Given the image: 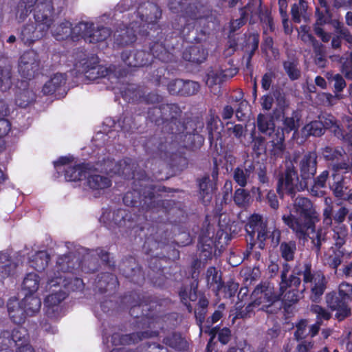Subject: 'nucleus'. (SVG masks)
Returning <instances> with one entry per match:
<instances>
[{
	"label": "nucleus",
	"mask_w": 352,
	"mask_h": 352,
	"mask_svg": "<svg viewBox=\"0 0 352 352\" xmlns=\"http://www.w3.org/2000/svg\"><path fill=\"white\" fill-rule=\"evenodd\" d=\"M256 309L258 310V307L254 303L252 299H251V301L248 304H243V300H241L236 303L235 318L242 319L250 318L254 316Z\"/></svg>",
	"instance_id": "53"
},
{
	"label": "nucleus",
	"mask_w": 352,
	"mask_h": 352,
	"mask_svg": "<svg viewBox=\"0 0 352 352\" xmlns=\"http://www.w3.org/2000/svg\"><path fill=\"white\" fill-rule=\"evenodd\" d=\"M300 177L292 162L286 164L285 169L278 174L276 192L280 198L285 195L294 198L296 191L305 190L300 188Z\"/></svg>",
	"instance_id": "12"
},
{
	"label": "nucleus",
	"mask_w": 352,
	"mask_h": 352,
	"mask_svg": "<svg viewBox=\"0 0 352 352\" xmlns=\"http://www.w3.org/2000/svg\"><path fill=\"white\" fill-rule=\"evenodd\" d=\"M74 30H78V36L92 43L106 41L112 33L109 28L98 26L95 28L93 23L88 22H80Z\"/></svg>",
	"instance_id": "17"
},
{
	"label": "nucleus",
	"mask_w": 352,
	"mask_h": 352,
	"mask_svg": "<svg viewBox=\"0 0 352 352\" xmlns=\"http://www.w3.org/2000/svg\"><path fill=\"white\" fill-rule=\"evenodd\" d=\"M76 26L72 28V23L69 21L65 20L58 24L54 30L53 34L56 40H65L69 36L74 39L78 36V30H75Z\"/></svg>",
	"instance_id": "45"
},
{
	"label": "nucleus",
	"mask_w": 352,
	"mask_h": 352,
	"mask_svg": "<svg viewBox=\"0 0 352 352\" xmlns=\"http://www.w3.org/2000/svg\"><path fill=\"white\" fill-rule=\"evenodd\" d=\"M162 16V10L154 3L141 6L131 14L129 24H121L113 34L114 44L125 47L133 44L137 40V32H140L144 24L155 23Z\"/></svg>",
	"instance_id": "4"
},
{
	"label": "nucleus",
	"mask_w": 352,
	"mask_h": 352,
	"mask_svg": "<svg viewBox=\"0 0 352 352\" xmlns=\"http://www.w3.org/2000/svg\"><path fill=\"white\" fill-rule=\"evenodd\" d=\"M199 89V82L181 78L171 80L167 84L168 92L172 96L189 97L197 94Z\"/></svg>",
	"instance_id": "23"
},
{
	"label": "nucleus",
	"mask_w": 352,
	"mask_h": 352,
	"mask_svg": "<svg viewBox=\"0 0 352 352\" xmlns=\"http://www.w3.org/2000/svg\"><path fill=\"white\" fill-rule=\"evenodd\" d=\"M325 302L329 309L336 311L335 318L338 322L343 321L351 316L349 300L342 296L340 294H337L335 291L327 293L325 296Z\"/></svg>",
	"instance_id": "22"
},
{
	"label": "nucleus",
	"mask_w": 352,
	"mask_h": 352,
	"mask_svg": "<svg viewBox=\"0 0 352 352\" xmlns=\"http://www.w3.org/2000/svg\"><path fill=\"white\" fill-rule=\"evenodd\" d=\"M322 154L326 161L332 163L333 172L344 170V173H351L352 175V162L347 163L345 161L346 153L342 147L326 146Z\"/></svg>",
	"instance_id": "19"
},
{
	"label": "nucleus",
	"mask_w": 352,
	"mask_h": 352,
	"mask_svg": "<svg viewBox=\"0 0 352 352\" xmlns=\"http://www.w3.org/2000/svg\"><path fill=\"white\" fill-rule=\"evenodd\" d=\"M172 140L162 132L146 138L143 147L147 155L153 159H160L175 171H182L188 166L186 153L179 145L171 146Z\"/></svg>",
	"instance_id": "5"
},
{
	"label": "nucleus",
	"mask_w": 352,
	"mask_h": 352,
	"mask_svg": "<svg viewBox=\"0 0 352 352\" xmlns=\"http://www.w3.org/2000/svg\"><path fill=\"white\" fill-rule=\"evenodd\" d=\"M208 55V50L202 45H191L184 50L182 58L186 61L201 64L206 60Z\"/></svg>",
	"instance_id": "35"
},
{
	"label": "nucleus",
	"mask_w": 352,
	"mask_h": 352,
	"mask_svg": "<svg viewBox=\"0 0 352 352\" xmlns=\"http://www.w3.org/2000/svg\"><path fill=\"white\" fill-rule=\"evenodd\" d=\"M166 300L150 295L138 296V300L129 310L130 315L136 319L138 328H151L166 318Z\"/></svg>",
	"instance_id": "8"
},
{
	"label": "nucleus",
	"mask_w": 352,
	"mask_h": 352,
	"mask_svg": "<svg viewBox=\"0 0 352 352\" xmlns=\"http://www.w3.org/2000/svg\"><path fill=\"white\" fill-rule=\"evenodd\" d=\"M221 72V67L220 65L210 67L208 69L206 74V84L209 87H212L214 85H220L225 81L223 76V73Z\"/></svg>",
	"instance_id": "61"
},
{
	"label": "nucleus",
	"mask_w": 352,
	"mask_h": 352,
	"mask_svg": "<svg viewBox=\"0 0 352 352\" xmlns=\"http://www.w3.org/2000/svg\"><path fill=\"white\" fill-rule=\"evenodd\" d=\"M146 118L156 126H162V133L172 140L173 148L179 145L182 150L197 151L204 144L205 138L200 134L204 122L183 113L177 103H162L150 107Z\"/></svg>",
	"instance_id": "2"
},
{
	"label": "nucleus",
	"mask_w": 352,
	"mask_h": 352,
	"mask_svg": "<svg viewBox=\"0 0 352 352\" xmlns=\"http://www.w3.org/2000/svg\"><path fill=\"white\" fill-rule=\"evenodd\" d=\"M162 343L166 346L178 351H184L188 349V344L179 332H173L165 336Z\"/></svg>",
	"instance_id": "42"
},
{
	"label": "nucleus",
	"mask_w": 352,
	"mask_h": 352,
	"mask_svg": "<svg viewBox=\"0 0 352 352\" xmlns=\"http://www.w3.org/2000/svg\"><path fill=\"white\" fill-rule=\"evenodd\" d=\"M93 252L96 253V256H97L98 261L100 260L104 267L111 271L115 270L116 261L113 257L111 256V254L109 251L105 250L102 247H99L93 250Z\"/></svg>",
	"instance_id": "62"
},
{
	"label": "nucleus",
	"mask_w": 352,
	"mask_h": 352,
	"mask_svg": "<svg viewBox=\"0 0 352 352\" xmlns=\"http://www.w3.org/2000/svg\"><path fill=\"white\" fill-rule=\"evenodd\" d=\"M283 222L292 230L298 240L310 238L315 252L320 253L321 247L327 240L326 231L321 227L316 229L320 214L311 200L302 195L293 199L289 213L282 216Z\"/></svg>",
	"instance_id": "3"
},
{
	"label": "nucleus",
	"mask_w": 352,
	"mask_h": 352,
	"mask_svg": "<svg viewBox=\"0 0 352 352\" xmlns=\"http://www.w3.org/2000/svg\"><path fill=\"white\" fill-rule=\"evenodd\" d=\"M248 237L255 238L256 233V240L258 241V248L263 250L265 246V241L268 239V230L267 221H264L261 214L254 213L247 219L245 226Z\"/></svg>",
	"instance_id": "15"
},
{
	"label": "nucleus",
	"mask_w": 352,
	"mask_h": 352,
	"mask_svg": "<svg viewBox=\"0 0 352 352\" xmlns=\"http://www.w3.org/2000/svg\"><path fill=\"white\" fill-rule=\"evenodd\" d=\"M21 302L23 309H25L26 313L29 316H34L41 309V300L40 298L34 294H25Z\"/></svg>",
	"instance_id": "54"
},
{
	"label": "nucleus",
	"mask_w": 352,
	"mask_h": 352,
	"mask_svg": "<svg viewBox=\"0 0 352 352\" xmlns=\"http://www.w3.org/2000/svg\"><path fill=\"white\" fill-rule=\"evenodd\" d=\"M251 299L258 307V311L267 314H276L282 308L280 295L275 292L274 287L270 283L258 284L252 292Z\"/></svg>",
	"instance_id": "10"
},
{
	"label": "nucleus",
	"mask_w": 352,
	"mask_h": 352,
	"mask_svg": "<svg viewBox=\"0 0 352 352\" xmlns=\"http://www.w3.org/2000/svg\"><path fill=\"white\" fill-rule=\"evenodd\" d=\"M99 58L96 54H90L85 55L76 64L78 71L84 74L86 78L90 80L98 78H107L113 82L112 79L118 80L116 67L111 65L106 67L99 65Z\"/></svg>",
	"instance_id": "11"
},
{
	"label": "nucleus",
	"mask_w": 352,
	"mask_h": 352,
	"mask_svg": "<svg viewBox=\"0 0 352 352\" xmlns=\"http://www.w3.org/2000/svg\"><path fill=\"white\" fill-rule=\"evenodd\" d=\"M329 186L336 198L344 196L349 188L348 181L340 172H333L329 180Z\"/></svg>",
	"instance_id": "37"
},
{
	"label": "nucleus",
	"mask_w": 352,
	"mask_h": 352,
	"mask_svg": "<svg viewBox=\"0 0 352 352\" xmlns=\"http://www.w3.org/2000/svg\"><path fill=\"white\" fill-rule=\"evenodd\" d=\"M277 295H280L282 305L284 304L285 307H288L296 303L300 298L298 289H288L283 294L280 291Z\"/></svg>",
	"instance_id": "64"
},
{
	"label": "nucleus",
	"mask_w": 352,
	"mask_h": 352,
	"mask_svg": "<svg viewBox=\"0 0 352 352\" xmlns=\"http://www.w3.org/2000/svg\"><path fill=\"white\" fill-rule=\"evenodd\" d=\"M146 177L135 179L132 190L127 191L122 201L124 205L138 208L141 217L145 221L142 229H146L144 247L151 250L164 245L170 239L169 230L175 229L183 223L185 211L172 199H163L159 192H168L164 186L148 184Z\"/></svg>",
	"instance_id": "1"
},
{
	"label": "nucleus",
	"mask_w": 352,
	"mask_h": 352,
	"mask_svg": "<svg viewBox=\"0 0 352 352\" xmlns=\"http://www.w3.org/2000/svg\"><path fill=\"white\" fill-rule=\"evenodd\" d=\"M296 274H299V276L302 275L304 288L301 291V293L305 289V285L312 283L317 280L318 276H320V275H324L323 272L320 270H314L310 261L303 262L301 267H298V272H296Z\"/></svg>",
	"instance_id": "44"
},
{
	"label": "nucleus",
	"mask_w": 352,
	"mask_h": 352,
	"mask_svg": "<svg viewBox=\"0 0 352 352\" xmlns=\"http://www.w3.org/2000/svg\"><path fill=\"white\" fill-rule=\"evenodd\" d=\"M298 174L300 177V188L307 189L309 183L317 172L318 155L315 151H307L296 162Z\"/></svg>",
	"instance_id": "13"
},
{
	"label": "nucleus",
	"mask_w": 352,
	"mask_h": 352,
	"mask_svg": "<svg viewBox=\"0 0 352 352\" xmlns=\"http://www.w3.org/2000/svg\"><path fill=\"white\" fill-rule=\"evenodd\" d=\"M96 289L101 293H115L119 287V281L117 276L111 272H101L98 274L94 281Z\"/></svg>",
	"instance_id": "27"
},
{
	"label": "nucleus",
	"mask_w": 352,
	"mask_h": 352,
	"mask_svg": "<svg viewBox=\"0 0 352 352\" xmlns=\"http://www.w3.org/2000/svg\"><path fill=\"white\" fill-rule=\"evenodd\" d=\"M164 36L165 33L161 30L157 33L151 41L148 42V52L153 56V60L158 59L163 63L174 62L175 61V56L169 51L170 48H173V44H170Z\"/></svg>",
	"instance_id": "14"
},
{
	"label": "nucleus",
	"mask_w": 352,
	"mask_h": 352,
	"mask_svg": "<svg viewBox=\"0 0 352 352\" xmlns=\"http://www.w3.org/2000/svg\"><path fill=\"white\" fill-rule=\"evenodd\" d=\"M199 193L202 203L207 205L212 199V194L217 189L215 182H212L209 175H204L197 179Z\"/></svg>",
	"instance_id": "36"
},
{
	"label": "nucleus",
	"mask_w": 352,
	"mask_h": 352,
	"mask_svg": "<svg viewBox=\"0 0 352 352\" xmlns=\"http://www.w3.org/2000/svg\"><path fill=\"white\" fill-rule=\"evenodd\" d=\"M336 118L331 114L320 115L318 120H313L306 124L302 129L306 136L320 137L329 130L333 134V126H335Z\"/></svg>",
	"instance_id": "21"
},
{
	"label": "nucleus",
	"mask_w": 352,
	"mask_h": 352,
	"mask_svg": "<svg viewBox=\"0 0 352 352\" xmlns=\"http://www.w3.org/2000/svg\"><path fill=\"white\" fill-rule=\"evenodd\" d=\"M135 167L136 163L133 159L130 157H125L119 160L116 163L115 166V172L126 179H134L135 180Z\"/></svg>",
	"instance_id": "39"
},
{
	"label": "nucleus",
	"mask_w": 352,
	"mask_h": 352,
	"mask_svg": "<svg viewBox=\"0 0 352 352\" xmlns=\"http://www.w3.org/2000/svg\"><path fill=\"white\" fill-rule=\"evenodd\" d=\"M329 173L327 170H323L316 177L312 179L313 184L311 185L309 192L312 196L320 197L324 195L323 188L327 186V182L329 180Z\"/></svg>",
	"instance_id": "46"
},
{
	"label": "nucleus",
	"mask_w": 352,
	"mask_h": 352,
	"mask_svg": "<svg viewBox=\"0 0 352 352\" xmlns=\"http://www.w3.org/2000/svg\"><path fill=\"white\" fill-rule=\"evenodd\" d=\"M66 84L65 75L62 74H56L47 81L43 87L42 91L44 95H52L59 91L60 88Z\"/></svg>",
	"instance_id": "47"
},
{
	"label": "nucleus",
	"mask_w": 352,
	"mask_h": 352,
	"mask_svg": "<svg viewBox=\"0 0 352 352\" xmlns=\"http://www.w3.org/2000/svg\"><path fill=\"white\" fill-rule=\"evenodd\" d=\"M178 296L182 303H186L187 301L195 302L198 298L197 287L182 285L179 288Z\"/></svg>",
	"instance_id": "63"
},
{
	"label": "nucleus",
	"mask_w": 352,
	"mask_h": 352,
	"mask_svg": "<svg viewBox=\"0 0 352 352\" xmlns=\"http://www.w3.org/2000/svg\"><path fill=\"white\" fill-rule=\"evenodd\" d=\"M12 67L8 58L0 59V90L8 91L12 85Z\"/></svg>",
	"instance_id": "40"
},
{
	"label": "nucleus",
	"mask_w": 352,
	"mask_h": 352,
	"mask_svg": "<svg viewBox=\"0 0 352 352\" xmlns=\"http://www.w3.org/2000/svg\"><path fill=\"white\" fill-rule=\"evenodd\" d=\"M271 138L272 146L270 150L271 159L276 160L279 158H283L286 149L284 134H283L281 131L280 133H274Z\"/></svg>",
	"instance_id": "41"
},
{
	"label": "nucleus",
	"mask_w": 352,
	"mask_h": 352,
	"mask_svg": "<svg viewBox=\"0 0 352 352\" xmlns=\"http://www.w3.org/2000/svg\"><path fill=\"white\" fill-rule=\"evenodd\" d=\"M279 253L281 258L284 260V263L292 262L295 258V254L297 251V244L294 240L283 241L279 245Z\"/></svg>",
	"instance_id": "52"
},
{
	"label": "nucleus",
	"mask_w": 352,
	"mask_h": 352,
	"mask_svg": "<svg viewBox=\"0 0 352 352\" xmlns=\"http://www.w3.org/2000/svg\"><path fill=\"white\" fill-rule=\"evenodd\" d=\"M113 124L114 127L118 126L120 127V131L124 133H131L134 129L138 128L133 117L129 113H123L117 122L113 121Z\"/></svg>",
	"instance_id": "56"
},
{
	"label": "nucleus",
	"mask_w": 352,
	"mask_h": 352,
	"mask_svg": "<svg viewBox=\"0 0 352 352\" xmlns=\"http://www.w3.org/2000/svg\"><path fill=\"white\" fill-rule=\"evenodd\" d=\"M254 161L245 160L243 164L237 166L233 171L234 181L241 188L246 186L250 175L254 173Z\"/></svg>",
	"instance_id": "30"
},
{
	"label": "nucleus",
	"mask_w": 352,
	"mask_h": 352,
	"mask_svg": "<svg viewBox=\"0 0 352 352\" xmlns=\"http://www.w3.org/2000/svg\"><path fill=\"white\" fill-rule=\"evenodd\" d=\"M48 283L52 286L63 284V287L68 293L82 292L85 287L82 279L78 277L64 276L63 278L62 276L56 277L55 279L49 280Z\"/></svg>",
	"instance_id": "33"
},
{
	"label": "nucleus",
	"mask_w": 352,
	"mask_h": 352,
	"mask_svg": "<svg viewBox=\"0 0 352 352\" xmlns=\"http://www.w3.org/2000/svg\"><path fill=\"white\" fill-rule=\"evenodd\" d=\"M239 285L233 281H228L225 283L222 281V285L214 289L216 295L223 298L229 299L234 297L238 290Z\"/></svg>",
	"instance_id": "59"
},
{
	"label": "nucleus",
	"mask_w": 352,
	"mask_h": 352,
	"mask_svg": "<svg viewBox=\"0 0 352 352\" xmlns=\"http://www.w3.org/2000/svg\"><path fill=\"white\" fill-rule=\"evenodd\" d=\"M198 256L201 263H206L211 260L216 251L215 241L210 237L201 236L198 242Z\"/></svg>",
	"instance_id": "32"
},
{
	"label": "nucleus",
	"mask_w": 352,
	"mask_h": 352,
	"mask_svg": "<svg viewBox=\"0 0 352 352\" xmlns=\"http://www.w3.org/2000/svg\"><path fill=\"white\" fill-rule=\"evenodd\" d=\"M256 126L261 133L270 137H272L276 130L272 118L261 113L257 116Z\"/></svg>",
	"instance_id": "48"
},
{
	"label": "nucleus",
	"mask_w": 352,
	"mask_h": 352,
	"mask_svg": "<svg viewBox=\"0 0 352 352\" xmlns=\"http://www.w3.org/2000/svg\"><path fill=\"white\" fill-rule=\"evenodd\" d=\"M252 197L257 202L265 203L273 210H277L279 208V201L278 197L274 190H269L265 196L263 195V192L260 187L252 186L251 188Z\"/></svg>",
	"instance_id": "38"
},
{
	"label": "nucleus",
	"mask_w": 352,
	"mask_h": 352,
	"mask_svg": "<svg viewBox=\"0 0 352 352\" xmlns=\"http://www.w3.org/2000/svg\"><path fill=\"white\" fill-rule=\"evenodd\" d=\"M169 9L173 13L180 14L185 19L186 24L180 30V34L187 43H200L203 38L199 36L197 25L205 24L207 17L201 12L199 8L191 3L190 0H170ZM199 32L201 36L209 34L206 28H201Z\"/></svg>",
	"instance_id": "6"
},
{
	"label": "nucleus",
	"mask_w": 352,
	"mask_h": 352,
	"mask_svg": "<svg viewBox=\"0 0 352 352\" xmlns=\"http://www.w3.org/2000/svg\"><path fill=\"white\" fill-rule=\"evenodd\" d=\"M81 271L85 273H94L98 271L100 267V264L98 261L96 253L91 251V254L85 256L82 261L80 263Z\"/></svg>",
	"instance_id": "57"
},
{
	"label": "nucleus",
	"mask_w": 352,
	"mask_h": 352,
	"mask_svg": "<svg viewBox=\"0 0 352 352\" xmlns=\"http://www.w3.org/2000/svg\"><path fill=\"white\" fill-rule=\"evenodd\" d=\"M50 261V255L46 251H38L32 256L30 265L37 272L45 270Z\"/></svg>",
	"instance_id": "55"
},
{
	"label": "nucleus",
	"mask_w": 352,
	"mask_h": 352,
	"mask_svg": "<svg viewBox=\"0 0 352 352\" xmlns=\"http://www.w3.org/2000/svg\"><path fill=\"white\" fill-rule=\"evenodd\" d=\"M7 309L10 320L16 324H22L29 316L25 309L22 306V302H19L15 297L10 298L7 302Z\"/></svg>",
	"instance_id": "31"
},
{
	"label": "nucleus",
	"mask_w": 352,
	"mask_h": 352,
	"mask_svg": "<svg viewBox=\"0 0 352 352\" xmlns=\"http://www.w3.org/2000/svg\"><path fill=\"white\" fill-rule=\"evenodd\" d=\"M311 288V299L313 302H318L323 295L327 288V280L324 275L318 276L317 280Z\"/></svg>",
	"instance_id": "60"
},
{
	"label": "nucleus",
	"mask_w": 352,
	"mask_h": 352,
	"mask_svg": "<svg viewBox=\"0 0 352 352\" xmlns=\"http://www.w3.org/2000/svg\"><path fill=\"white\" fill-rule=\"evenodd\" d=\"M40 277L36 273H28L25 276L22 283V289L27 291L28 294H34L40 285Z\"/></svg>",
	"instance_id": "58"
},
{
	"label": "nucleus",
	"mask_w": 352,
	"mask_h": 352,
	"mask_svg": "<svg viewBox=\"0 0 352 352\" xmlns=\"http://www.w3.org/2000/svg\"><path fill=\"white\" fill-rule=\"evenodd\" d=\"M175 229L169 230L170 239L163 246L155 248L151 245V250H147L144 249V245L142 246L145 254L150 256V258H148L149 270L147 273V278L154 287L163 288L166 284L167 277L162 262L167 263L168 261H175L179 258V250L173 245L175 243V241L173 239L175 235Z\"/></svg>",
	"instance_id": "7"
},
{
	"label": "nucleus",
	"mask_w": 352,
	"mask_h": 352,
	"mask_svg": "<svg viewBox=\"0 0 352 352\" xmlns=\"http://www.w3.org/2000/svg\"><path fill=\"white\" fill-rule=\"evenodd\" d=\"M223 126L218 116L210 114L206 120V130L208 131L210 149L217 155H220L222 150L221 131Z\"/></svg>",
	"instance_id": "20"
},
{
	"label": "nucleus",
	"mask_w": 352,
	"mask_h": 352,
	"mask_svg": "<svg viewBox=\"0 0 352 352\" xmlns=\"http://www.w3.org/2000/svg\"><path fill=\"white\" fill-rule=\"evenodd\" d=\"M141 217L140 214H135L129 210L118 208L113 211L112 222L119 228L125 229V232L129 230L139 228L141 231L146 229H142L141 227L145 225V221Z\"/></svg>",
	"instance_id": "16"
},
{
	"label": "nucleus",
	"mask_w": 352,
	"mask_h": 352,
	"mask_svg": "<svg viewBox=\"0 0 352 352\" xmlns=\"http://www.w3.org/2000/svg\"><path fill=\"white\" fill-rule=\"evenodd\" d=\"M121 58L126 65L131 67H145L153 63V56L146 50L123 51Z\"/></svg>",
	"instance_id": "26"
},
{
	"label": "nucleus",
	"mask_w": 352,
	"mask_h": 352,
	"mask_svg": "<svg viewBox=\"0 0 352 352\" xmlns=\"http://www.w3.org/2000/svg\"><path fill=\"white\" fill-rule=\"evenodd\" d=\"M39 61L34 51L25 52L19 58V73L25 80H31L38 71Z\"/></svg>",
	"instance_id": "24"
},
{
	"label": "nucleus",
	"mask_w": 352,
	"mask_h": 352,
	"mask_svg": "<svg viewBox=\"0 0 352 352\" xmlns=\"http://www.w3.org/2000/svg\"><path fill=\"white\" fill-rule=\"evenodd\" d=\"M333 135L352 146V118L343 117L342 120L336 119L333 126Z\"/></svg>",
	"instance_id": "29"
},
{
	"label": "nucleus",
	"mask_w": 352,
	"mask_h": 352,
	"mask_svg": "<svg viewBox=\"0 0 352 352\" xmlns=\"http://www.w3.org/2000/svg\"><path fill=\"white\" fill-rule=\"evenodd\" d=\"M158 335V331L150 330L133 332L128 334L114 333L111 336V342L112 344L116 346L120 345H130L138 343L144 339L157 337Z\"/></svg>",
	"instance_id": "25"
},
{
	"label": "nucleus",
	"mask_w": 352,
	"mask_h": 352,
	"mask_svg": "<svg viewBox=\"0 0 352 352\" xmlns=\"http://www.w3.org/2000/svg\"><path fill=\"white\" fill-rule=\"evenodd\" d=\"M290 270L289 263H283V269L280 273V282L279 290L282 294L288 289H298L301 284V280L299 274H297L298 267L295 266L292 274L287 276V274Z\"/></svg>",
	"instance_id": "28"
},
{
	"label": "nucleus",
	"mask_w": 352,
	"mask_h": 352,
	"mask_svg": "<svg viewBox=\"0 0 352 352\" xmlns=\"http://www.w3.org/2000/svg\"><path fill=\"white\" fill-rule=\"evenodd\" d=\"M300 115L297 110L292 111L290 116H284L283 121V127L276 128V132L278 133L282 131L283 134L290 133L292 131H296L299 127V121Z\"/></svg>",
	"instance_id": "43"
},
{
	"label": "nucleus",
	"mask_w": 352,
	"mask_h": 352,
	"mask_svg": "<svg viewBox=\"0 0 352 352\" xmlns=\"http://www.w3.org/2000/svg\"><path fill=\"white\" fill-rule=\"evenodd\" d=\"M91 169L89 163L82 162L74 166H68L64 169L65 179L67 182H78L85 178Z\"/></svg>",
	"instance_id": "34"
},
{
	"label": "nucleus",
	"mask_w": 352,
	"mask_h": 352,
	"mask_svg": "<svg viewBox=\"0 0 352 352\" xmlns=\"http://www.w3.org/2000/svg\"><path fill=\"white\" fill-rule=\"evenodd\" d=\"M208 305L209 301L204 294L199 297L194 314L197 324L201 331L203 330V323L206 320Z\"/></svg>",
	"instance_id": "51"
},
{
	"label": "nucleus",
	"mask_w": 352,
	"mask_h": 352,
	"mask_svg": "<svg viewBox=\"0 0 352 352\" xmlns=\"http://www.w3.org/2000/svg\"><path fill=\"white\" fill-rule=\"evenodd\" d=\"M120 273L129 282L142 285L145 281V276L142 267L135 257L126 256L122 258L118 265Z\"/></svg>",
	"instance_id": "18"
},
{
	"label": "nucleus",
	"mask_w": 352,
	"mask_h": 352,
	"mask_svg": "<svg viewBox=\"0 0 352 352\" xmlns=\"http://www.w3.org/2000/svg\"><path fill=\"white\" fill-rule=\"evenodd\" d=\"M87 184L91 190H100L109 188L112 182L107 176L92 174L87 176Z\"/></svg>",
	"instance_id": "49"
},
{
	"label": "nucleus",
	"mask_w": 352,
	"mask_h": 352,
	"mask_svg": "<svg viewBox=\"0 0 352 352\" xmlns=\"http://www.w3.org/2000/svg\"><path fill=\"white\" fill-rule=\"evenodd\" d=\"M53 12L54 7L51 1L45 0L37 3L34 13L35 23L23 25L19 35L20 40L25 45L30 46L44 37L52 24Z\"/></svg>",
	"instance_id": "9"
},
{
	"label": "nucleus",
	"mask_w": 352,
	"mask_h": 352,
	"mask_svg": "<svg viewBox=\"0 0 352 352\" xmlns=\"http://www.w3.org/2000/svg\"><path fill=\"white\" fill-rule=\"evenodd\" d=\"M16 268V264L14 263L11 256L7 252H0V276L2 278H6L14 274Z\"/></svg>",
	"instance_id": "50"
}]
</instances>
